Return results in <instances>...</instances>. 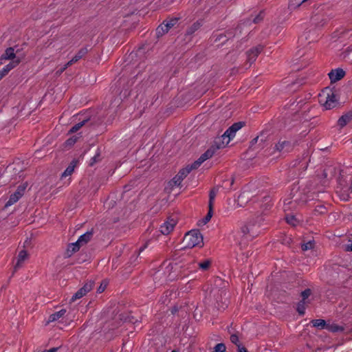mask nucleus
Listing matches in <instances>:
<instances>
[{
	"instance_id": "obj_13",
	"label": "nucleus",
	"mask_w": 352,
	"mask_h": 352,
	"mask_svg": "<svg viewBox=\"0 0 352 352\" xmlns=\"http://www.w3.org/2000/svg\"><path fill=\"white\" fill-rule=\"evenodd\" d=\"M276 149L279 151H289L292 149V144L290 142L285 140H280L277 144H276Z\"/></svg>"
},
{
	"instance_id": "obj_3",
	"label": "nucleus",
	"mask_w": 352,
	"mask_h": 352,
	"mask_svg": "<svg viewBox=\"0 0 352 352\" xmlns=\"http://www.w3.org/2000/svg\"><path fill=\"white\" fill-rule=\"evenodd\" d=\"M183 243L186 248L202 246L204 244L203 236L199 230H192L185 234Z\"/></svg>"
},
{
	"instance_id": "obj_17",
	"label": "nucleus",
	"mask_w": 352,
	"mask_h": 352,
	"mask_svg": "<svg viewBox=\"0 0 352 352\" xmlns=\"http://www.w3.org/2000/svg\"><path fill=\"white\" fill-rule=\"evenodd\" d=\"M352 120V113L348 112L342 115L338 120V125L342 128Z\"/></svg>"
},
{
	"instance_id": "obj_22",
	"label": "nucleus",
	"mask_w": 352,
	"mask_h": 352,
	"mask_svg": "<svg viewBox=\"0 0 352 352\" xmlns=\"http://www.w3.org/2000/svg\"><path fill=\"white\" fill-rule=\"evenodd\" d=\"M76 166V162L75 160H73L70 164L68 166V167L65 170V171L62 173V177H65L67 176H69L72 174V173L74 170V168Z\"/></svg>"
},
{
	"instance_id": "obj_32",
	"label": "nucleus",
	"mask_w": 352,
	"mask_h": 352,
	"mask_svg": "<svg viewBox=\"0 0 352 352\" xmlns=\"http://www.w3.org/2000/svg\"><path fill=\"white\" fill-rule=\"evenodd\" d=\"M226 349V347L224 344L219 343L217 344L213 349L212 352H225Z\"/></svg>"
},
{
	"instance_id": "obj_40",
	"label": "nucleus",
	"mask_w": 352,
	"mask_h": 352,
	"mask_svg": "<svg viewBox=\"0 0 352 352\" xmlns=\"http://www.w3.org/2000/svg\"><path fill=\"white\" fill-rule=\"evenodd\" d=\"M77 140V137L76 136H74L71 138H69L66 142H65V144L66 145H68V146H72L73 144H75V142H76Z\"/></svg>"
},
{
	"instance_id": "obj_29",
	"label": "nucleus",
	"mask_w": 352,
	"mask_h": 352,
	"mask_svg": "<svg viewBox=\"0 0 352 352\" xmlns=\"http://www.w3.org/2000/svg\"><path fill=\"white\" fill-rule=\"evenodd\" d=\"M211 261L208 259L204 261L203 262H200L198 263V266L202 270H207L210 266Z\"/></svg>"
},
{
	"instance_id": "obj_53",
	"label": "nucleus",
	"mask_w": 352,
	"mask_h": 352,
	"mask_svg": "<svg viewBox=\"0 0 352 352\" xmlns=\"http://www.w3.org/2000/svg\"><path fill=\"white\" fill-rule=\"evenodd\" d=\"M349 188H346V190H344V192H347L349 191Z\"/></svg>"
},
{
	"instance_id": "obj_33",
	"label": "nucleus",
	"mask_w": 352,
	"mask_h": 352,
	"mask_svg": "<svg viewBox=\"0 0 352 352\" xmlns=\"http://www.w3.org/2000/svg\"><path fill=\"white\" fill-rule=\"evenodd\" d=\"M212 217V208L209 210V212H208V214H206V216L200 221V224H203V225H205L211 219Z\"/></svg>"
},
{
	"instance_id": "obj_31",
	"label": "nucleus",
	"mask_w": 352,
	"mask_h": 352,
	"mask_svg": "<svg viewBox=\"0 0 352 352\" xmlns=\"http://www.w3.org/2000/svg\"><path fill=\"white\" fill-rule=\"evenodd\" d=\"M285 219H286L287 223L293 226H296V224L298 223L296 218L294 215H287Z\"/></svg>"
},
{
	"instance_id": "obj_43",
	"label": "nucleus",
	"mask_w": 352,
	"mask_h": 352,
	"mask_svg": "<svg viewBox=\"0 0 352 352\" xmlns=\"http://www.w3.org/2000/svg\"><path fill=\"white\" fill-rule=\"evenodd\" d=\"M78 60H79L78 58H77L76 56H74L69 61H68L66 63V67H69V66H71L72 65H73L74 63H76Z\"/></svg>"
},
{
	"instance_id": "obj_14",
	"label": "nucleus",
	"mask_w": 352,
	"mask_h": 352,
	"mask_svg": "<svg viewBox=\"0 0 352 352\" xmlns=\"http://www.w3.org/2000/svg\"><path fill=\"white\" fill-rule=\"evenodd\" d=\"M28 254L25 250H21L19 252V255L16 258V263L14 265V270L20 268L23 262L28 258Z\"/></svg>"
},
{
	"instance_id": "obj_39",
	"label": "nucleus",
	"mask_w": 352,
	"mask_h": 352,
	"mask_svg": "<svg viewBox=\"0 0 352 352\" xmlns=\"http://www.w3.org/2000/svg\"><path fill=\"white\" fill-rule=\"evenodd\" d=\"M263 19V13L261 12L256 16H255L252 21L254 23H258L261 21Z\"/></svg>"
},
{
	"instance_id": "obj_49",
	"label": "nucleus",
	"mask_w": 352,
	"mask_h": 352,
	"mask_svg": "<svg viewBox=\"0 0 352 352\" xmlns=\"http://www.w3.org/2000/svg\"><path fill=\"white\" fill-rule=\"evenodd\" d=\"M320 209H322V211H320L321 213H324V212L325 208L323 206H320Z\"/></svg>"
},
{
	"instance_id": "obj_8",
	"label": "nucleus",
	"mask_w": 352,
	"mask_h": 352,
	"mask_svg": "<svg viewBox=\"0 0 352 352\" xmlns=\"http://www.w3.org/2000/svg\"><path fill=\"white\" fill-rule=\"evenodd\" d=\"M262 50L263 46L259 45L254 47H252L247 52V60L250 65H251L256 60L257 56L261 52Z\"/></svg>"
},
{
	"instance_id": "obj_50",
	"label": "nucleus",
	"mask_w": 352,
	"mask_h": 352,
	"mask_svg": "<svg viewBox=\"0 0 352 352\" xmlns=\"http://www.w3.org/2000/svg\"><path fill=\"white\" fill-rule=\"evenodd\" d=\"M93 160H94V162H96V161H97V160H98L97 156H94V157H93Z\"/></svg>"
},
{
	"instance_id": "obj_9",
	"label": "nucleus",
	"mask_w": 352,
	"mask_h": 352,
	"mask_svg": "<svg viewBox=\"0 0 352 352\" xmlns=\"http://www.w3.org/2000/svg\"><path fill=\"white\" fill-rule=\"evenodd\" d=\"M230 138L228 137H225L224 133L219 136L217 137L213 142V144L212 146H214V148H215V151L225 147L230 141Z\"/></svg>"
},
{
	"instance_id": "obj_2",
	"label": "nucleus",
	"mask_w": 352,
	"mask_h": 352,
	"mask_svg": "<svg viewBox=\"0 0 352 352\" xmlns=\"http://www.w3.org/2000/svg\"><path fill=\"white\" fill-rule=\"evenodd\" d=\"M319 102L326 109H331L336 106L338 99L332 89L326 88L319 94Z\"/></svg>"
},
{
	"instance_id": "obj_26",
	"label": "nucleus",
	"mask_w": 352,
	"mask_h": 352,
	"mask_svg": "<svg viewBox=\"0 0 352 352\" xmlns=\"http://www.w3.org/2000/svg\"><path fill=\"white\" fill-rule=\"evenodd\" d=\"M168 32V30L165 28V25L163 24V23L156 29V34L158 37L162 36Z\"/></svg>"
},
{
	"instance_id": "obj_51",
	"label": "nucleus",
	"mask_w": 352,
	"mask_h": 352,
	"mask_svg": "<svg viewBox=\"0 0 352 352\" xmlns=\"http://www.w3.org/2000/svg\"><path fill=\"white\" fill-rule=\"evenodd\" d=\"M93 160H94V162H96V161H97V160H98L97 156H94V157H93Z\"/></svg>"
},
{
	"instance_id": "obj_41",
	"label": "nucleus",
	"mask_w": 352,
	"mask_h": 352,
	"mask_svg": "<svg viewBox=\"0 0 352 352\" xmlns=\"http://www.w3.org/2000/svg\"><path fill=\"white\" fill-rule=\"evenodd\" d=\"M230 341L233 343V344H235L236 345H240L239 343V338L235 334H232L231 336H230Z\"/></svg>"
},
{
	"instance_id": "obj_12",
	"label": "nucleus",
	"mask_w": 352,
	"mask_h": 352,
	"mask_svg": "<svg viewBox=\"0 0 352 352\" xmlns=\"http://www.w3.org/2000/svg\"><path fill=\"white\" fill-rule=\"evenodd\" d=\"M311 21L316 26L322 27L326 23L327 19L324 18L323 14L318 12L312 16Z\"/></svg>"
},
{
	"instance_id": "obj_21",
	"label": "nucleus",
	"mask_w": 352,
	"mask_h": 352,
	"mask_svg": "<svg viewBox=\"0 0 352 352\" xmlns=\"http://www.w3.org/2000/svg\"><path fill=\"white\" fill-rule=\"evenodd\" d=\"M65 313H66V310L63 309H61L56 313L51 314L49 316L48 322H54V321L58 320L59 318H62L65 315Z\"/></svg>"
},
{
	"instance_id": "obj_15",
	"label": "nucleus",
	"mask_w": 352,
	"mask_h": 352,
	"mask_svg": "<svg viewBox=\"0 0 352 352\" xmlns=\"http://www.w3.org/2000/svg\"><path fill=\"white\" fill-rule=\"evenodd\" d=\"M21 59L20 58H17L16 59H14V60H12L11 63H10L9 64H8L7 65H6L1 71L0 72L3 74V76H5L11 69H12L13 68H14L16 66H17L20 62H21Z\"/></svg>"
},
{
	"instance_id": "obj_27",
	"label": "nucleus",
	"mask_w": 352,
	"mask_h": 352,
	"mask_svg": "<svg viewBox=\"0 0 352 352\" xmlns=\"http://www.w3.org/2000/svg\"><path fill=\"white\" fill-rule=\"evenodd\" d=\"M306 303V301L300 300L297 305V311L299 314L303 315L305 314Z\"/></svg>"
},
{
	"instance_id": "obj_4",
	"label": "nucleus",
	"mask_w": 352,
	"mask_h": 352,
	"mask_svg": "<svg viewBox=\"0 0 352 352\" xmlns=\"http://www.w3.org/2000/svg\"><path fill=\"white\" fill-rule=\"evenodd\" d=\"M177 223L176 217L172 216L168 218V219L160 226V230L162 234L167 235L170 234L174 229L175 226Z\"/></svg>"
},
{
	"instance_id": "obj_36",
	"label": "nucleus",
	"mask_w": 352,
	"mask_h": 352,
	"mask_svg": "<svg viewBox=\"0 0 352 352\" xmlns=\"http://www.w3.org/2000/svg\"><path fill=\"white\" fill-rule=\"evenodd\" d=\"M314 244L313 241H309L307 243L302 245V250L303 251H307L308 250L312 249L314 248Z\"/></svg>"
},
{
	"instance_id": "obj_5",
	"label": "nucleus",
	"mask_w": 352,
	"mask_h": 352,
	"mask_svg": "<svg viewBox=\"0 0 352 352\" xmlns=\"http://www.w3.org/2000/svg\"><path fill=\"white\" fill-rule=\"evenodd\" d=\"M94 283L92 282H88L85 284V285L81 287L76 293H75L72 297L70 301L74 302L77 299H80L84 296H85L89 292H90L93 288Z\"/></svg>"
},
{
	"instance_id": "obj_45",
	"label": "nucleus",
	"mask_w": 352,
	"mask_h": 352,
	"mask_svg": "<svg viewBox=\"0 0 352 352\" xmlns=\"http://www.w3.org/2000/svg\"><path fill=\"white\" fill-rule=\"evenodd\" d=\"M68 67H66V64L62 67L60 68V69H58L56 73L58 74H61Z\"/></svg>"
},
{
	"instance_id": "obj_46",
	"label": "nucleus",
	"mask_w": 352,
	"mask_h": 352,
	"mask_svg": "<svg viewBox=\"0 0 352 352\" xmlns=\"http://www.w3.org/2000/svg\"><path fill=\"white\" fill-rule=\"evenodd\" d=\"M238 348H239V352H248V350L243 346H241L240 345H238Z\"/></svg>"
},
{
	"instance_id": "obj_38",
	"label": "nucleus",
	"mask_w": 352,
	"mask_h": 352,
	"mask_svg": "<svg viewBox=\"0 0 352 352\" xmlns=\"http://www.w3.org/2000/svg\"><path fill=\"white\" fill-rule=\"evenodd\" d=\"M311 291L309 289H307L305 291L302 292L301 296H302V299L301 300L306 301V299H307L309 298V296L311 295Z\"/></svg>"
},
{
	"instance_id": "obj_54",
	"label": "nucleus",
	"mask_w": 352,
	"mask_h": 352,
	"mask_svg": "<svg viewBox=\"0 0 352 352\" xmlns=\"http://www.w3.org/2000/svg\"><path fill=\"white\" fill-rule=\"evenodd\" d=\"M234 182V179H232V181H231V183H230V185H232Z\"/></svg>"
},
{
	"instance_id": "obj_37",
	"label": "nucleus",
	"mask_w": 352,
	"mask_h": 352,
	"mask_svg": "<svg viewBox=\"0 0 352 352\" xmlns=\"http://www.w3.org/2000/svg\"><path fill=\"white\" fill-rule=\"evenodd\" d=\"M326 329H329V331L332 332H337L339 331H342L343 328L340 327L338 325L333 324V325H327Z\"/></svg>"
},
{
	"instance_id": "obj_52",
	"label": "nucleus",
	"mask_w": 352,
	"mask_h": 352,
	"mask_svg": "<svg viewBox=\"0 0 352 352\" xmlns=\"http://www.w3.org/2000/svg\"><path fill=\"white\" fill-rule=\"evenodd\" d=\"M3 74H2L1 72H0V80L3 78Z\"/></svg>"
},
{
	"instance_id": "obj_28",
	"label": "nucleus",
	"mask_w": 352,
	"mask_h": 352,
	"mask_svg": "<svg viewBox=\"0 0 352 352\" xmlns=\"http://www.w3.org/2000/svg\"><path fill=\"white\" fill-rule=\"evenodd\" d=\"M217 189H214V188L211 190L210 192L209 208H210V209L212 207L213 201L217 195Z\"/></svg>"
},
{
	"instance_id": "obj_44",
	"label": "nucleus",
	"mask_w": 352,
	"mask_h": 352,
	"mask_svg": "<svg viewBox=\"0 0 352 352\" xmlns=\"http://www.w3.org/2000/svg\"><path fill=\"white\" fill-rule=\"evenodd\" d=\"M78 60H79L78 58H77L76 56H74L69 61H68L66 63V67H69V66H71L72 65H73L74 63H76Z\"/></svg>"
},
{
	"instance_id": "obj_42",
	"label": "nucleus",
	"mask_w": 352,
	"mask_h": 352,
	"mask_svg": "<svg viewBox=\"0 0 352 352\" xmlns=\"http://www.w3.org/2000/svg\"><path fill=\"white\" fill-rule=\"evenodd\" d=\"M78 60H79L78 58H77L76 56H74L69 61H68L66 63V67H69V66H71L72 65H73L74 63H76Z\"/></svg>"
},
{
	"instance_id": "obj_55",
	"label": "nucleus",
	"mask_w": 352,
	"mask_h": 352,
	"mask_svg": "<svg viewBox=\"0 0 352 352\" xmlns=\"http://www.w3.org/2000/svg\"><path fill=\"white\" fill-rule=\"evenodd\" d=\"M171 352H177V351H175V350H173V351H172Z\"/></svg>"
},
{
	"instance_id": "obj_7",
	"label": "nucleus",
	"mask_w": 352,
	"mask_h": 352,
	"mask_svg": "<svg viewBox=\"0 0 352 352\" xmlns=\"http://www.w3.org/2000/svg\"><path fill=\"white\" fill-rule=\"evenodd\" d=\"M25 190V187L19 186L16 190L10 195L9 200L6 204V207L10 206L17 202L19 199L23 196Z\"/></svg>"
},
{
	"instance_id": "obj_6",
	"label": "nucleus",
	"mask_w": 352,
	"mask_h": 352,
	"mask_svg": "<svg viewBox=\"0 0 352 352\" xmlns=\"http://www.w3.org/2000/svg\"><path fill=\"white\" fill-rule=\"evenodd\" d=\"M190 169L188 167L181 169L179 173L173 177L170 182L173 186H178L181 184L183 179L189 174Z\"/></svg>"
},
{
	"instance_id": "obj_47",
	"label": "nucleus",
	"mask_w": 352,
	"mask_h": 352,
	"mask_svg": "<svg viewBox=\"0 0 352 352\" xmlns=\"http://www.w3.org/2000/svg\"><path fill=\"white\" fill-rule=\"evenodd\" d=\"M345 250L352 251V243L351 244H348L345 246Z\"/></svg>"
},
{
	"instance_id": "obj_34",
	"label": "nucleus",
	"mask_w": 352,
	"mask_h": 352,
	"mask_svg": "<svg viewBox=\"0 0 352 352\" xmlns=\"http://www.w3.org/2000/svg\"><path fill=\"white\" fill-rule=\"evenodd\" d=\"M202 163H203V162L200 161V159L199 158L197 161H195L191 165L187 166L186 167H188V168L190 169V172L192 170L197 168Z\"/></svg>"
},
{
	"instance_id": "obj_10",
	"label": "nucleus",
	"mask_w": 352,
	"mask_h": 352,
	"mask_svg": "<svg viewBox=\"0 0 352 352\" xmlns=\"http://www.w3.org/2000/svg\"><path fill=\"white\" fill-rule=\"evenodd\" d=\"M243 126V124L242 122H236L233 124L224 132V136L228 137L230 139L233 138L235 136L236 132L241 129Z\"/></svg>"
},
{
	"instance_id": "obj_23",
	"label": "nucleus",
	"mask_w": 352,
	"mask_h": 352,
	"mask_svg": "<svg viewBox=\"0 0 352 352\" xmlns=\"http://www.w3.org/2000/svg\"><path fill=\"white\" fill-rule=\"evenodd\" d=\"M201 26V23L200 21H196L193 24H192L186 30V34L192 35L196 31H197Z\"/></svg>"
},
{
	"instance_id": "obj_19",
	"label": "nucleus",
	"mask_w": 352,
	"mask_h": 352,
	"mask_svg": "<svg viewBox=\"0 0 352 352\" xmlns=\"http://www.w3.org/2000/svg\"><path fill=\"white\" fill-rule=\"evenodd\" d=\"M18 57H16L14 54V50L12 47L8 48L5 53L1 56V59L5 60H14L17 58Z\"/></svg>"
},
{
	"instance_id": "obj_16",
	"label": "nucleus",
	"mask_w": 352,
	"mask_h": 352,
	"mask_svg": "<svg viewBox=\"0 0 352 352\" xmlns=\"http://www.w3.org/2000/svg\"><path fill=\"white\" fill-rule=\"evenodd\" d=\"M93 232L88 231L86 233L82 234L78 239L77 240V243L80 245V246H83L87 244L92 238Z\"/></svg>"
},
{
	"instance_id": "obj_25",
	"label": "nucleus",
	"mask_w": 352,
	"mask_h": 352,
	"mask_svg": "<svg viewBox=\"0 0 352 352\" xmlns=\"http://www.w3.org/2000/svg\"><path fill=\"white\" fill-rule=\"evenodd\" d=\"M311 323L313 324L314 327H317L320 329H326V327L327 326V325H326V322L322 319L313 320L311 321Z\"/></svg>"
},
{
	"instance_id": "obj_35",
	"label": "nucleus",
	"mask_w": 352,
	"mask_h": 352,
	"mask_svg": "<svg viewBox=\"0 0 352 352\" xmlns=\"http://www.w3.org/2000/svg\"><path fill=\"white\" fill-rule=\"evenodd\" d=\"M88 50L87 48L84 47L80 49L77 54L75 55L78 60L81 59L85 54L87 53Z\"/></svg>"
},
{
	"instance_id": "obj_18",
	"label": "nucleus",
	"mask_w": 352,
	"mask_h": 352,
	"mask_svg": "<svg viewBox=\"0 0 352 352\" xmlns=\"http://www.w3.org/2000/svg\"><path fill=\"white\" fill-rule=\"evenodd\" d=\"M80 248V246L78 243H77V241L69 244L66 250L65 256L67 257H70L74 253L78 251Z\"/></svg>"
},
{
	"instance_id": "obj_24",
	"label": "nucleus",
	"mask_w": 352,
	"mask_h": 352,
	"mask_svg": "<svg viewBox=\"0 0 352 352\" xmlns=\"http://www.w3.org/2000/svg\"><path fill=\"white\" fill-rule=\"evenodd\" d=\"M178 22L177 18H171L167 19L163 22L165 28L169 31L173 27H174Z\"/></svg>"
},
{
	"instance_id": "obj_11",
	"label": "nucleus",
	"mask_w": 352,
	"mask_h": 352,
	"mask_svg": "<svg viewBox=\"0 0 352 352\" xmlns=\"http://www.w3.org/2000/svg\"><path fill=\"white\" fill-rule=\"evenodd\" d=\"M344 71L338 68L334 70H331L328 75L331 82H336L342 78L344 76Z\"/></svg>"
},
{
	"instance_id": "obj_1",
	"label": "nucleus",
	"mask_w": 352,
	"mask_h": 352,
	"mask_svg": "<svg viewBox=\"0 0 352 352\" xmlns=\"http://www.w3.org/2000/svg\"><path fill=\"white\" fill-rule=\"evenodd\" d=\"M259 233L258 226L249 223L241 228L235 236V241L241 248H245L248 243Z\"/></svg>"
},
{
	"instance_id": "obj_20",
	"label": "nucleus",
	"mask_w": 352,
	"mask_h": 352,
	"mask_svg": "<svg viewBox=\"0 0 352 352\" xmlns=\"http://www.w3.org/2000/svg\"><path fill=\"white\" fill-rule=\"evenodd\" d=\"M215 152V148H214V146H211L204 154L199 157L200 161L204 162L206 160L211 158Z\"/></svg>"
},
{
	"instance_id": "obj_48",
	"label": "nucleus",
	"mask_w": 352,
	"mask_h": 352,
	"mask_svg": "<svg viewBox=\"0 0 352 352\" xmlns=\"http://www.w3.org/2000/svg\"><path fill=\"white\" fill-rule=\"evenodd\" d=\"M105 287H106V285L102 286V285H101L99 287V288L98 289V292L99 293L102 292L104 290Z\"/></svg>"
},
{
	"instance_id": "obj_30",
	"label": "nucleus",
	"mask_w": 352,
	"mask_h": 352,
	"mask_svg": "<svg viewBox=\"0 0 352 352\" xmlns=\"http://www.w3.org/2000/svg\"><path fill=\"white\" fill-rule=\"evenodd\" d=\"M87 120H84L82 122H80L77 124H76L74 126H73L71 129L69 130V132L71 133H75L77 131H78L87 122Z\"/></svg>"
}]
</instances>
